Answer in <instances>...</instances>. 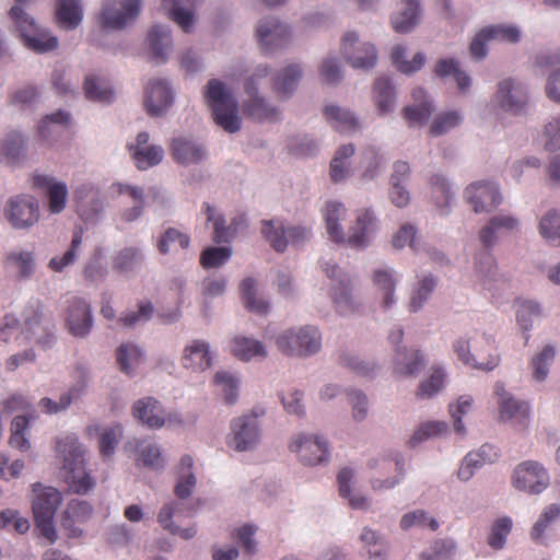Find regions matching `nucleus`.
Returning <instances> with one entry per match:
<instances>
[{
	"instance_id": "14",
	"label": "nucleus",
	"mask_w": 560,
	"mask_h": 560,
	"mask_svg": "<svg viewBox=\"0 0 560 560\" xmlns=\"http://www.w3.org/2000/svg\"><path fill=\"white\" fill-rule=\"evenodd\" d=\"M380 230V221L373 209H360L355 220L349 226L346 243L350 248L363 250L368 248Z\"/></svg>"
},
{
	"instance_id": "28",
	"label": "nucleus",
	"mask_w": 560,
	"mask_h": 560,
	"mask_svg": "<svg viewBox=\"0 0 560 560\" xmlns=\"http://www.w3.org/2000/svg\"><path fill=\"white\" fill-rule=\"evenodd\" d=\"M131 412L138 422L150 429H161L165 424L164 408L154 397L148 396L136 400Z\"/></svg>"
},
{
	"instance_id": "15",
	"label": "nucleus",
	"mask_w": 560,
	"mask_h": 560,
	"mask_svg": "<svg viewBox=\"0 0 560 560\" xmlns=\"http://www.w3.org/2000/svg\"><path fill=\"white\" fill-rule=\"evenodd\" d=\"M465 200L476 213L491 212L503 202L499 184L493 180H476L464 190Z\"/></svg>"
},
{
	"instance_id": "48",
	"label": "nucleus",
	"mask_w": 560,
	"mask_h": 560,
	"mask_svg": "<svg viewBox=\"0 0 560 560\" xmlns=\"http://www.w3.org/2000/svg\"><path fill=\"white\" fill-rule=\"evenodd\" d=\"M213 385L219 389L225 405H234L238 400L241 380L236 372L229 370L217 371Z\"/></svg>"
},
{
	"instance_id": "21",
	"label": "nucleus",
	"mask_w": 560,
	"mask_h": 560,
	"mask_svg": "<svg viewBox=\"0 0 560 560\" xmlns=\"http://www.w3.org/2000/svg\"><path fill=\"white\" fill-rule=\"evenodd\" d=\"M494 394L498 397L500 418L504 422H513L521 427H526L530 408L527 402L515 399L512 394L506 392L502 382L494 384Z\"/></svg>"
},
{
	"instance_id": "5",
	"label": "nucleus",
	"mask_w": 560,
	"mask_h": 560,
	"mask_svg": "<svg viewBox=\"0 0 560 560\" xmlns=\"http://www.w3.org/2000/svg\"><path fill=\"white\" fill-rule=\"evenodd\" d=\"M9 15L28 49L38 54H45L58 48V37L48 30L38 27L35 20L19 4L13 5L9 11Z\"/></svg>"
},
{
	"instance_id": "55",
	"label": "nucleus",
	"mask_w": 560,
	"mask_h": 560,
	"mask_svg": "<svg viewBox=\"0 0 560 560\" xmlns=\"http://www.w3.org/2000/svg\"><path fill=\"white\" fill-rule=\"evenodd\" d=\"M538 233L549 244L560 246V210L550 208L539 217Z\"/></svg>"
},
{
	"instance_id": "1",
	"label": "nucleus",
	"mask_w": 560,
	"mask_h": 560,
	"mask_svg": "<svg viewBox=\"0 0 560 560\" xmlns=\"http://www.w3.org/2000/svg\"><path fill=\"white\" fill-rule=\"evenodd\" d=\"M56 451L60 459L61 472L70 489L77 493H86L95 482L85 468V450L74 434L57 440Z\"/></svg>"
},
{
	"instance_id": "34",
	"label": "nucleus",
	"mask_w": 560,
	"mask_h": 560,
	"mask_svg": "<svg viewBox=\"0 0 560 560\" xmlns=\"http://www.w3.org/2000/svg\"><path fill=\"white\" fill-rule=\"evenodd\" d=\"M171 150L173 159L182 165L198 164L207 158L201 143L183 137L173 139Z\"/></svg>"
},
{
	"instance_id": "25",
	"label": "nucleus",
	"mask_w": 560,
	"mask_h": 560,
	"mask_svg": "<svg viewBox=\"0 0 560 560\" xmlns=\"http://www.w3.org/2000/svg\"><path fill=\"white\" fill-rule=\"evenodd\" d=\"M34 186L46 191L48 199V211L51 214L61 213L67 205L68 186L66 183L56 180L52 176L36 174L33 178Z\"/></svg>"
},
{
	"instance_id": "49",
	"label": "nucleus",
	"mask_w": 560,
	"mask_h": 560,
	"mask_svg": "<svg viewBox=\"0 0 560 560\" xmlns=\"http://www.w3.org/2000/svg\"><path fill=\"white\" fill-rule=\"evenodd\" d=\"M453 349L460 362L474 369L492 371L499 363L498 355L493 354H490L487 361H478L477 357L470 352V340L463 337L455 340Z\"/></svg>"
},
{
	"instance_id": "39",
	"label": "nucleus",
	"mask_w": 560,
	"mask_h": 560,
	"mask_svg": "<svg viewBox=\"0 0 560 560\" xmlns=\"http://www.w3.org/2000/svg\"><path fill=\"white\" fill-rule=\"evenodd\" d=\"M420 12L419 0H400L392 15L394 30L401 34L410 32L419 23Z\"/></svg>"
},
{
	"instance_id": "13",
	"label": "nucleus",
	"mask_w": 560,
	"mask_h": 560,
	"mask_svg": "<svg viewBox=\"0 0 560 560\" xmlns=\"http://www.w3.org/2000/svg\"><path fill=\"white\" fill-rule=\"evenodd\" d=\"M289 450L296 454L299 460L305 466L324 464L329 459L327 441L316 434L299 433L293 435L289 443Z\"/></svg>"
},
{
	"instance_id": "36",
	"label": "nucleus",
	"mask_w": 560,
	"mask_h": 560,
	"mask_svg": "<svg viewBox=\"0 0 560 560\" xmlns=\"http://www.w3.org/2000/svg\"><path fill=\"white\" fill-rule=\"evenodd\" d=\"M326 121L340 133L354 132L360 128L358 117L347 107L337 104H328L323 108Z\"/></svg>"
},
{
	"instance_id": "12",
	"label": "nucleus",
	"mask_w": 560,
	"mask_h": 560,
	"mask_svg": "<svg viewBox=\"0 0 560 560\" xmlns=\"http://www.w3.org/2000/svg\"><path fill=\"white\" fill-rule=\"evenodd\" d=\"M255 36L264 54L285 48L292 40L291 26L276 16L260 19L255 27Z\"/></svg>"
},
{
	"instance_id": "52",
	"label": "nucleus",
	"mask_w": 560,
	"mask_h": 560,
	"mask_svg": "<svg viewBox=\"0 0 560 560\" xmlns=\"http://www.w3.org/2000/svg\"><path fill=\"white\" fill-rule=\"evenodd\" d=\"M430 185L441 214L447 215L455 199L452 184L443 174H434L430 178Z\"/></svg>"
},
{
	"instance_id": "24",
	"label": "nucleus",
	"mask_w": 560,
	"mask_h": 560,
	"mask_svg": "<svg viewBox=\"0 0 560 560\" xmlns=\"http://www.w3.org/2000/svg\"><path fill=\"white\" fill-rule=\"evenodd\" d=\"M214 355L209 342L201 339H195L185 346L180 363L184 369L195 373L203 372L213 364Z\"/></svg>"
},
{
	"instance_id": "64",
	"label": "nucleus",
	"mask_w": 560,
	"mask_h": 560,
	"mask_svg": "<svg viewBox=\"0 0 560 560\" xmlns=\"http://www.w3.org/2000/svg\"><path fill=\"white\" fill-rule=\"evenodd\" d=\"M124 434V428L117 423L114 425L105 427L98 438L100 453L103 458H112L115 450L120 442Z\"/></svg>"
},
{
	"instance_id": "37",
	"label": "nucleus",
	"mask_w": 560,
	"mask_h": 560,
	"mask_svg": "<svg viewBox=\"0 0 560 560\" xmlns=\"http://www.w3.org/2000/svg\"><path fill=\"white\" fill-rule=\"evenodd\" d=\"M151 57L158 63H165L172 49V32L167 25H153L148 33Z\"/></svg>"
},
{
	"instance_id": "29",
	"label": "nucleus",
	"mask_w": 560,
	"mask_h": 560,
	"mask_svg": "<svg viewBox=\"0 0 560 560\" xmlns=\"http://www.w3.org/2000/svg\"><path fill=\"white\" fill-rule=\"evenodd\" d=\"M35 253L32 250L15 248L4 256L3 267L13 272L18 281H28L36 272Z\"/></svg>"
},
{
	"instance_id": "44",
	"label": "nucleus",
	"mask_w": 560,
	"mask_h": 560,
	"mask_svg": "<svg viewBox=\"0 0 560 560\" xmlns=\"http://www.w3.org/2000/svg\"><path fill=\"white\" fill-rule=\"evenodd\" d=\"M378 466L384 470L392 469V467L394 466L395 470L397 471V475L393 478H386V479L373 478L371 481V485L374 490L392 489L404 479L405 463H404V458L400 454L397 453L393 459L383 458L381 460H378V459L369 460L370 468H375Z\"/></svg>"
},
{
	"instance_id": "23",
	"label": "nucleus",
	"mask_w": 560,
	"mask_h": 560,
	"mask_svg": "<svg viewBox=\"0 0 560 560\" xmlns=\"http://www.w3.org/2000/svg\"><path fill=\"white\" fill-rule=\"evenodd\" d=\"M493 248L483 247L474 257V277L482 290L493 291L500 280Z\"/></svg>"
},
{
	"instance_id": "61",
	"label": "nucleus",
	"mask_w": 560,
	"mask_h": 560,
	"mask_svg": "<svg viewBox=\"0 0 560 560\" xmlns=\"http://www.w3.org/2000/svg\"><path fill=\"white\" fill-rule=\"evenodd\" d=\"M242 300L245 307L257 314H265L269 308V303L264 299H258L256 295V281L248 277L245 278L240 284Z\"/></svg>"
},
{
	"instance_id": "32",
	"label": "nucleus",
	"mask_w": 560,
	"mask_h": 560,
	"mask_svg": "<svg viewBox=\"0 0 560 560\" xmlns=\"http://www.w3.org/2000/svg\"><path fill=\"white\" fill-rule=\"evenodd\" d=\"M322 213L328 238L336 244L346 243V233L341 225V221L345 220L347 214L345 205L337 200H329Z\"/></svg>"
},
{
	"instance_id": "47",
	"label": "nucleus",
	"mask_w": 560,
	"mask_h": 560,
	"mask_svg": "<svg viewBox=\"0 0 560 560\" xmlns=\"http://www.w3.org/2000/svg\"><path fill=\"white\" fill-rule=\"evenodd\" d=\"M83 91L85 97L91 102L110 104L115 98L109 83L103 77L95 73H90L85 77Z\"/></svg>"
},
{
	"instance_id": "33",
	"label": "nucleus",
	"mask_w": 560,
	"mask_h": 560,
	"mask_svg": "<svg viewBox=\"0 0 560 560\" xmlns=\"http://www.w3.org/2000/svg\"><path fill=\"white\" fill-rule=\"evenodd\" d=\"M412 98L415 104L406 106L402 110V116L410 127L423 126L429 121L434 109L432 101L422 88L413 89Z\"/></svg>"
},
{
	"instance_id": "18",
	"label": "nucleus",
	"mask_w": 560,
	"mask_h": 560,
	"mask_svg": "<svg viewBox=\"0 0 560 560\" xmlns=\"http://www.w3.org/2000/svg\"><path fill=\"white\" fill-rule=\"evenodd\" d=\"M175 93L165 79H151L144 88L143 105L151 117H162L172 107Z\"/></svg>"
},
{
	"instance_id": "3",
	"label": "nucleus",
	"mask_w": 560,
	"mask_h": 560,
	"mask_svg": "<svg viewBox=\"0 0 560 560\" xmlns=\"http://www.w3.org/2000/svg\"><path fill=\"white\" fill-rule=\"evenodd\" d=\"M22 334L43 349H50L57 341L56 325L39 300H32L23 313Z\"/></svg>"
},
{
	"instance_id": "10",
	"label": "nucleus",
	"mask_w": 560,
	"mask_h": 560,
	"mask_svg": "<svg viewBox=\"0 0 560 560\" xmlns=\"http://www.w3.org/2000/svg\"><path fill=\"white\" fill-rule=\"evenodd\" d=\"M3 217L14 230H30L40 217L38 200L26 194L11 196L3 206Z\"/></svg>"
},
{
	"instance_id": "27",
	"label": "nucleus",
	"mask_w": 560,
	"mask_h": 560,
	"mask_svg": "<svg viewBox=\"0 0 560 560\" xmlns=\"http://www.w3.org/2000/svg\"><path fill=\"white\" fill-rule=\"evenodd\" d=\"M145 262V254L139 246H126L112 257V268L125 278H133Z\"/></svg>"
},
{
	"instance_id": "20",
	"label": "nucleus",
	"mask_w": 560,
	"mask_h": 560,
	"mask_svg": "<svg viewBox=\"0 0 560 560\" xmlns=\"http://www.w3.org/2000/svg\"><path fill=\"white\" fill-rule=\"evenodd\" d=\"M94 318L91 304L83 298L71 296L67 300L66 326L77 338H85L92 330Z\"/></svg>"
},
{
	"instance_id": "17",
	"label": "nucleus",
	"mask_w": 560,
	"mask_h": 560,
	"mask_svg": "<svg viewBox=\"0 0 560 560\" xmlns=\"http://www.w3.org/2000/svg\"><path fill=\"white\" fill-rule=\"evenodd\" d=\"M494 100L506 113L518 115L525 112L528 103V90L522 81L506 78L498 83Z\"/></svg>"
},
{
	"instance_id": "43",
	"label": "nucleus",
	"mask_w": 560,
	"mask_h": 560,
	"mask_svg": "<svg viewBox=\"0 0 560 560\" xmlns=\"http://www.w3.org/2000/svg\"><path fill=\"white\" fill-rule=\"evenodd\" d=\"M433 72L440 79L452 75L462 93L468 91L472 83L470 75L460 68L459 60L455 58H442L438 60Z\"/></svg>"
},
{
	"instance_id": "53",
	"label": "nucleus",
	"mask_w": 560,
	"mask_h": 560,
	"mask_svg": "<svg viewBox=\"0 0 560 560\" xmlns=\"http://www.w3.org/2000/svg\"><path fill=\"white\" fill-rule=\"evenodd\" d=\"M288 226L280 219H270L261 221L260 232L265 240L277 253L285 252L288 247L287 240Z\"/></svg>"
},
{
	"instance_id": "41",
	"label": "nucleus",
	"mask_w": 560,
	"mask_h": 560,
	"mask_svg": "<svg viewBox=\"0 0 560 560\" xmlns=\"http://www.w3.org/2000/svg\"><path fill=\"white\" fill-rule=\"evenodd\" d=\"M303 70L299 63H291L280 70L273 78V91L282 100L290 98L295 92Z\"/></svg>"
},
{
	"instance_id": "45",
	"label": "nucleus",
	"mask_w": 560,
	"mask_h": 560,
	"mask_svg": "<svg viewBox=\"0 0 560 560\" xmlns=\"http://www.w3.org/2000/svg\"><path fill=\"white\" fill-rule=\"evenodd\" d=\"M387 159L381 149L374 145H368L363 149L361 154V178L364 182H370L378 177L385 170Z\"/></svg>"
},
{
	"instance_id": "56",
	"label": "nucleus",
	"mask_w": 560,
	"mask_h": 560,
	"mask_svg": "<svg viewBox=\"0 0 560 560\" xmlns=\"http://www.w3.org/2000/svg\"><path fill=\"white\" fill-rule=\"evenodd\" d=\"M177 244L182 249H188L190 246L189 234L174 228L164 229L156 237L155 247L159 254L166 256L172 250V245Z\"/></svg>"
},
{
	"instance_id": "19",
	"label": "nucleus",
	"mask_w": 560,
	"mask_h": 560,
	"mask_svg": "<svg viewBox=\"0 0 560 560\" xmlns=\"http://www.w3.org/2000/svg\"><path fill=\"white\" fill-rule=\"evenodd\" d=\"M549 485V474L541 464L527 460L517 465L513 475V486L530 494L541 493Z\"/></svg>"
},
{
	"instance_id": "62",
	"label": "nucleus",
	"mask_w": 560,
	"mask_h": 560,
	"mask_svg": "<svg viewBox=\"0 0 560 560\" xmlns=\"http://www.w3.org/2000/svg\"><path fill=\"white\" fill-rule=\"evenodd\" d=\"M436 287V279L432 275L423 277L412 290L408 310L411 313L419 312L428 302Z\"/></svg>"
},
{
	"instance_id": "63",
	"label": "nucleus",
	"mask_w": 560,
	"mask_h": 560,
	"mask_svg": "<svg viewBox=\"0 0 560 560\" xmlns=\"http://www.w3.org/2000/svg\"><path fill=\"white\" fill-rule=\"evenodd\" d=\"M339 362L342 366L350 369L352 372L363 377H374L377 369L374 361L365 360L349 351H345L340 354Z\"/></svg>"
},
{
	"instance_id": "40",
	"label": "nucleus",
	"mask_w": 560,
	"mask_h": 560,
	"mask_svg": "<svg viewBox=\"0 0 560 560\" xmlns=\"http://www.w3.org/2000/svg\"><path fill=\"white\" fill-rule=\"evenodd\" d=\"M359 541L370 560H387L389 541L383 534L364 526L359 535Z\"/></svg>"
},
{
	"instance_id": "59",
	"label": "nucleus",
	"mask_w": 560,
	"mask_h": 560,
	"mask_svg": "<svg viewBox=\"0 0 560 560\" xmlns=\"http://www.w3.org/2000/svg\"><path fill=\"white\" fill-rule=\"evenodd\" d=\"M202 209L207 215V221L212 222L213 241L218 244L229 243L235 235V230L232 231V225H226L224 215L218 212L210 203L205 202Z\"/></svg>"
},
{
	"instance_id": "57",
	"label": "nucleus",
	"mask_w": 560,
	"mask_h": 560,
	"mask_svg": "<svg viewBox=\"0 0 560 560\" xmlns=\"http://www.w3.org/2000/svg\"><path fill=\"white\" fill-rule=\"evenodd\" d=\"M353 478L352 469L345 467L337 475V482L339 488V494L343 499H348L349 504L354 510H365L369 508L368 498L359 494L351 493V482Z\"/></svg>"
},
{
	"instance_id": "16",
	"label": "nucleus",
	"mask_w": 560,
	"mask_h": 560,
	"mask_svg": "<svg viewBox=\"0 0 560 560\" xmlns=\"http://www.w3.org/2000/svg\"><path fill=\"white\" fill-rule=\"evenodd\" d=\"M341 54L355 69H370L377 62V51L373 44L361 42L355 32H347L341 39Z\"/></svg>"
},
{
	"instance_id": "30",
	"label": "nucleus",
	"mask_w": 560,
	"mask_h": 560,
	"mask_svg": "<svg viewBox=\"0 0 560 560\" xmlns=\"http://www.w3.org/2000/svg\"><path fill=\"white\" fill-rule=\"evenodd\" d=\"M33 514L39 517H55V514L62 501V495L54 487H43L42 483L33 485Z\"/></svg>"
},
{
	"instance_id": "46",
	"label": "nucleus",
	"mask_w": 560,
	"mask_h": 560,
	"mask_svg": "<svg viewBox=\"0 0 560 560\" xmlns=\"http://www.w3.org/2000/svg\"><path fill=\"white\" fill-rule=\"evenodd\" d=\"M354 153L355 147L352 143L342 144L337 148L329 164V175L332 183L343 182L350 175V159Z\"/></svg>"
},
{
	"instance_id": "26",
	"label": "nucleus",
	"mask_w": 560,
	"mask_h": 560,
	"mask_svg": "<svg viewBox=\"0 0 560 560\" xmlns=\"http://www.w3.org/2000/svg\"><path fill=\"white\" fill-rule=\"evenodd\" d=\"M401 276L390 267L377 268L373 272V283L380 295V305L383 311L393 308L396 303V285Z\"/></svg>"
},
{
	"instance_id": "7",
	"label": "nucleus",
	"mask_w": 560,
	"mask_h": 560,
	"mask_svg": "<svg viewBox=\"0 0 560 560\" xmlns=\"http://www.w3.org/2000/svg\"><path fill=\"white\" fill-rule=\"evenodd\" d=\"M326 276L332 281L329 295L337 312L342 316L354 314L360 308V303L352 294L351 280L348 273L332 261L322 265Z\"/></svg>"
},
{
	"instance_id": "9",
	"label": "nucleus",
	"mask_w": 560,
	"mask_h": 560,
	"mask_svg": "<svg viewBox=\"0 0 560 560\" xmlns=\"http://www.w3.org/2000/svg\"><path fill=\"white\" fill-rule=\"evenodd\" d=\"M142 10V0H103L98 14L104 30L121 31L133 23Z\"/></svg>"
},
{
	"instance_id": "4",
	"label": "nucleus",
	"mask_w": 560,
	"mask_h": 560,
	"mask_svg": "<svg viewBox=\"0 0 560 560\" xmlns=\"http://www.w3.org/2000/svg\"><path fill=\"white\" fill-rule=\"evenodd\" d=\"M22 334L43 349H50L57 341L56 325L39 300H32L23 313Z\"/></svg>"
},
{
	"instance_id": "51",
	"label": "nucleus",
	"mask_w": 560,
	"mask_h": 560,
	"mask_svg": "<svg viewBox=\"0 0 560 560\" xmlns=\"http://www.w3.org/2000/svg\"><path fill=\"white\" fill-rule=\"evenodd\" d=\"M192 466L194 459L190 455H184L180 458L174 488L175 495L180 500L189 498L196 487L197 478L192 471Z\"/></svg>"
},
{
	"instance_id": "2",
	"label": "nucleus",
	"mask_w": 560,
	"mask_h": 560,
	"mask_svg": "<svg viewBox=\"0 0 560 560\" xmlns=\"http://www.w3.org/2000/svg\"><path fill=\"white\" fill-rule=\"evenodd\" d=\"M202 94L214 122L229 133L237 132L242 127V120L237 100L231 89L219 79H210Z\"/></svg>"
},
{
	"instance_id": "8",
	"label": "nucleus",
	"mask_w": 560,
	"mask_h": 560,
	"mask_svg": "<svg viewBox=\"0 0 560 560\" xmlns=\"http://www.w3.org/2000/svg\"><path fill=\"white\" fill-rule=\"evenodd\" d=\"M72 198L75 212L88 224H96L105 212V198L101 188L92 182H83L73 187Z\"/></svg>"
},
{
	"instance_id": "11",
	"label": "nucleus",
	"mask_w": 560,
	"mask_h": 560,
	"mask_svg": "<svg viewBox=\"0 0 560 560\" xmlns=\"http://www.w3.org/2000/svg\"><path fill=\"white\" fill-rule=\"evenodd\" d=\"M259 441L260 427L256 415H243L231 420L230 433L226 435L228 447L237 453L250 452Z\"/></svg>"
},
{
	"instance_id": "42",
	"label": "nucleus",
	"mask_w": 560,
	"mask_h": 560,
	"mask_svg": "<svg viewBox=\"0 0 560 560\" xmlns=\"http://www.w3.org/2000/svg\"><path fill=\"white\" fill-rule=\"evenodd\" d=\"M83 7L81 0H57L56 22L66 31H73L82 23Z\"/></svg>"
},
{
	"instance_id": "22",
	"label": "nucleus",
	"mask_w": 560,
	"mask_h": 560,
	"mask_svg": "<svg viewBox=\"0 0 560 560\" xmlns=\"http://www.w3.org/2000/svg\"><path fill=\"white\" fill-rule=\"evenodd\" d=\"M520 219L509 212L492 215L479 231V241L483 247L493 248L499 238L505 234L518 231Z\"/></svg>"
},
{
	"instance_id": "58",
	"label": "nucleus",
	"mask_w": 560,
	"mask_h": 560,
	"mask_svg": "<svg viewBox=\"0 0 560 560\" xmlns=\"http://www.w3.org/2000/svg\"><path fill=\"white\" fill-rule=\"evenodd\" d=\"M407 48L404 45H395L392 48L390 58L395 68L404 73L411 74L419 71L425 63V55L423 52H417L411 61L406 60Z\"/></svg>"
},
{
	"instance_id": "6",
	"label": "nucleus",
	"mask_w": 560,
	"mask_h": 560,
	"mask_svg": "<svg viewBox=\"0 0 560 560\" xmlns=\"http://www.w3.org/2000/svg\"><path fill=\"white\" fill-rule=\"evenodd\" d=\"M278 349L285 355L307 358L322 348V334L316 326L305 325L280 332L276 338Z\"/></svg>"
},
{
	"instance_id": "35",
	"label": "nucleus",
	"mask_w": 560,
	"mask_h": 560,
	"mask_svg": "<svg viewBox=\"0 0 560 560\" xmlns=\"http://www.w3.org/2000/svg\"><path fill=\"white\" fill-rule=\"evenodd\" d=\"M424 364V357L420 350L397 347L394 351V371L398 375L416 376Z\"/></svg>"
},
{
	"instance_id": "60",
	"label": "nucleus",
	"mask_w": 560,
	"mask_h": 560,
	"mask_svg": "<svg viewBox=\"0 0 560 560\" xmlns=\"http://www.w3.org/2000/svg\"><path fill=\"white\" fill-rule=\"evenodd\" d=\"M136 451L139 459L145 467L160 470L165 467V459L162 456L160 446L149 440L137 441Z\"/></svg>"
},
{
	"instance_id": "54",
	"label": "nucleus",
	"mask_w": 560,
	"mask_h": 560,
	"mask_svg": "<svg viewBox=\"0 0 560 560\" xmlns=\"http://www.w3.org/2000/svg\"><path fill=\"white\" fill-rule=\"evenodd\" d=\"M232 353L242 361H249L256 357L265 358L267 350L265 346L249 337L236 336L231 341Z\"/></svg>"
},
{
	"instance_id": "38",
	"label": "nucleus",
	"mask_w": 560,
	"mask_h": 560,
	"mask_svg": "<svg viewBox=\"0 0 560 560\" xmlns=\"http://www.w3.org/2000/svg\"><path fill=\"white\" fill-rule=\"evenodd\" d=\"M145 360V351L135 342H122L116 349V361L121 373L135 376Z\"/></svg>"
},
{
	"instance_id": "31",
	"label": "nucleus",
	"mask_w": 560,
	"mask_h": 560,
	"mask_svg": "<svg viewBox=\"0 0 560 560\" xmlns=\"http://www.w3.org/2000/svg\"><path fill=\"white\" fill-rule=\"evenodd\" d=\"M242 105L243 114L258 122H276L281 119V110L276 105L269 103L264 96L257 94H247Z\"/></svg>"
},
{
	"instance_id": "50",
	"label": "nucleus",
	"mask_w": 560,
	"mask_h": 560,
	"mask_svg": "<svg viewBox=\"0 0 560 560\" xmlns=\"http://www.w3.org/2000/svg\"><path fill=\"white\" fill-rule=\"evenodd\" d=\"M374 103L381 116L388 115L395 110L396 94L389 78L381 77L376 79L374 83Z\"/></svg>"
}]
</instances>
